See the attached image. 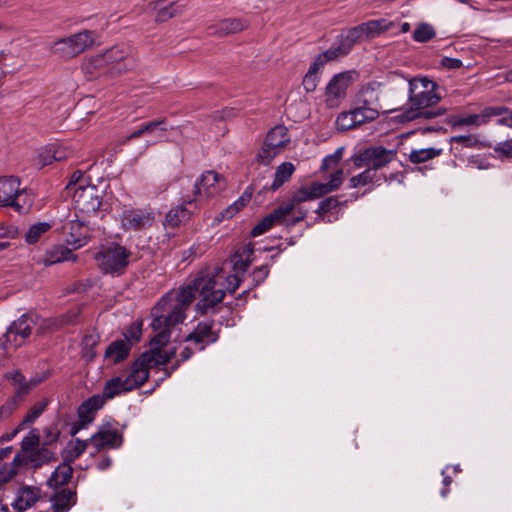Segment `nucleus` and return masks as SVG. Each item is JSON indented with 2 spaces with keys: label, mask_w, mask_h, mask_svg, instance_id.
<instances>
[{
  "label": "nucleus",
  "mask_w": 512,
  "mask_h": 512,
  "mask_svg": "<svg viewBox=\"0 0 512 512\" xmlns=\"http://www.w3.org/2000/svg\"><path fill=\"white\" fill-rule=\"evenodd\" d=\"M194 351H196V349L193 346V344H190V343L183 344L181 342L177 346L171 347L164 351L160 350L159 348H153L150 351H146L145 353H156V354H160L162 356L163 355L167 356V360L163 363L157 364V366L167 364L172 359H176L175 364H173L171 366V370L174 371L179 367L181 362L188 360L192 356Z\"/></svg>",
  "instance_id": "a211bd4d"
},
{
  "label": "nucleus",
  "mask_w": 512,
  "mask_h": 512,
  "mask_svg": "<svg viewBox=\"0 0 512 512\" xmlns=\"http://www.w3.org/2000/svg\"><path fill=\"white\" fill-rule=\"evenodd\" d=\"M339 163V160L335 159V156L328 155L323 159L320 167L321 171H332L330 179L327 183H329L337 173H340V183L334 190L338 189L341 186L344 179L342 169L338 168Z\"/></svg>",
  "instance_id": "37998d69"
},
{
  "label": "nucleus",
  "mask_w": 512,
  "mask_h": 512,
  "mask_svg": "<svg viewBox=\"0 0 512 512\" xmlns=\"http://www.w3.org/2000/svg\"><path fill=\"white\" fill-rule=\"evenodd\" d=\"M62 230L65 242L72 249L83 247L90 237V228L85 220H70L63 225Z\"/></svg>",
  "instance_id": "dca6fc26"
},
{
  "label": "nucleus",
  "mask_w": 512,
  "mask_h": 512,
  "mask_svg": "<svg viewBox=\"0 0 512 512\" xmlns=\"http://www.w3.org/2000/svg\"><path fill=\"white\" fill-rule=\"evenodd\" d=\"M131 341L127 335L124 339H117L109 344L105 350L104 357L113 364L125 360L131 350Z\"/></svg>",
  "instance_id": "bb28decb"
},
{
  "label": "nucleus",
  "mask_w": 512,
  "mask_h": 512,
  "mask_svg": "<svg viewBox=\"0 0 512 512\" xmlns=\"http://www.w3.org/2000/svg\"><path fill=\"white\" fill-rule=\"evenodd\" d=\"M340 173H337L329 183L312 182L302 186L293 193L290 200L282 203L270 214L266 215L251 231L253 237L267 232L274 225L292 227L303 221L308 213L305 202L318 199L332 191L339 185Z\"/></svg>",
  "instance_id": "f03ea898"
},
{
  "label": "nucleus",
  "mask_w": 512,
  "mask_h": 512,
  "mask_svg": "<svg viewBox=\"0 0 512 512\" xmlns=\"http://www.w3.org/2000/svg\"><path fill=\"white\" fill-rule=\"evenodd\" d=\"M51 224L48 222H38L29 227L25 233V241L28 244H34L51 229Z\"/></svg>",
  "instance_id": "4c0bfd02"
},
{
  "label": "nucleus",
  "mask_w": 512,
  "mask_h": 512,
  "mask_svg": "<svg viewBox=\"0 0 512 512\" xmlns=\"http://www.w3.org/2000/svg\"><path fill=\"white\" fill-rule=\"evenodd\" d=\"M70 154H71V151H67L66 148L59 146L54 149L53 158L56 161H61V160L66 159L67 157H69Z\"/></svg>",
  "instance_id": "4d7b16f0"
},
{
  "label": "nucleus",
  "mask_w": 512,
  "mask_h": 512,
  "mask_svg": "<svg viewBox=\"0 0 512 512\" xmlns=\"http://www.w3.org/2000/svg\"><path fill=\"white\" fill-rule=\"evenodd\" d=\"M48 405V401L46 399L34 404L31 409L28 411L22 422L19 424V427L13 432L11 436H8L7 439L10 440L12 436L22 430L26 425L34 423V421L44 412Z\"/></svg>",
  "instance_id": "e433bc0d"
},
{
  "label": "nucleus",
  "mask_w": 512,
  "mask_h": 512,
  "mask_svg": "<svg viewBox=\"0 0 512 512\" xmlns=\"http://www.w3.org/2000/svg\"><path fill=\"white\" fill-rule=\"evenodd\" d=\"M167 360V356L156 353H142L131 366L130 373L122 378L114 377L106 382L103 389L105 399H112L122 393L141 387L149 377V369Z\"/></svg>",
  "instance_id": "20e7f679"
},
{
  "label": "nucleus",
  "mask_w": 512,
  "mask_h": 512,
  "mask_svg": "<svg viewBox=\"0 0 512 512\" xmlns=\"http://www.w3.org/2000/svg\"><path fill=\"white\" fill-rule=\"evenodd\" d=\"M496 151L505 156L512 157V139L499 143Z\"/></svg>",
  "instance_id": "6e6d98bb"
},
{
  "label": "nucleus",
  "mask_w": 512,
  "mask_h": 512,
  "mask_svg": "<svg viewBox=\"0 0 512 512\" xmlns=\"http://www.w3.org/2000/svg\"><path fill=\"white\" fill-rule=\"evenodd\" d=\"M212 322H200L195 329L185 336L184 342L193 344L197 351H202L207 345L215 343L218 335L212 329Z\"/></svg>",
  "instance_id": "f3484780"
},
{
  "label": "nucleus",
  "mask_w": 512,
  "mask_h": 512,
  "mask_svg": "<svg viewBox=\"0 0 512 512\" xmlns=\"http://www.w3.org/2000/svg\"><path fill=\"white\" fill-rule=\"evenodd\" d=\"M226 188L225 178L212 170L204 172L194 183L193 193L195 196L212 198Z\"/></svg>",
  "instance_id": "2eb2a0df"
},
{
  "label": "nucleus",
  "mask_w": 512,
  "mask_h": 512,
  "mask_svg": "<svg viewBox=\"0 0 512 512\" xmlns=\"http://www.w3.org/2000/svg\"><path fill=\"white\" fill-rule=\"evenodd\" d=\"M393 23L386 19L370 20L357 27H354V38H374L381 32L391 29Z\"/></svg>",
  "instance_id": "cd10ccee"
},
{
  "label": "nucleus",
  "mask_w": 512,
  "mask_h": 512,
  "mask_svg": "<svg viewBox=\"0 0 512 512\" xmlns=\"http://www.w3.org/2000/svg\"><path fill=\"white\" fill-rule=\"evenodd\" d=\"M87 444V441H82L80 439L70 442L64 450V460L68 463L74 461L85 452Z\"/></svg>",
  "instance_id": "a19ab883"
},
{
  "label": "nucleus",
  "mask_w": 512,
  "mask_h": 512,
  "mask_svg": "<svg viewBox=\"0 0 512 512\" xmlns=\"http://www.w3.org/2000/svg\"><path fill=\"white\" fill-rule=\"evenodd\" d=\"M254 249L251 245L241 247L232 258L234 270L244 273L253 262Z\"/></svg>",
  "instance_id": "2f4dec72"
},
{
  "label": "nucleus",
  "mask_w": 512,
  "mask_h": 512,
  "mask_svg": "<svg viewBox=\"0 0 512 512\" xmlns=\"http://www.w3.org/2000/svg\"><path fill=\"white\" fill-rule=\"evenodd\" d=\"M152 5L156 11L155 19L157 22H166L183 11L182 6L177 5L175 2H167L166 0H157Z\"/></svg>",
  "instance_id": "7c9ffc66"
},
{
  "label": "nucleus",
  "mask_w": 512,
  "mask_h": 512,
  "mask_svg": "<svg viewBox=\"0 0 512 512\" xmlns=\"http://www.w3.org/2000/svg\"><path fill=\"white\" fill-rule=\"evenodd\" d=\"M154 222L155 212L151 208H127L121 215V224L126 230H146L151 228Z\"/></svg>",
  "instance_id": "4468645a"
},
{
  "label": "nucleus",
  "mask_w": 512,
  "mask_h": 512,
  "mask_svg": "<svg viewBox=\"0 0 512 512\" xmlns=\"http://www.w3.org/2000/svg\"><path fill=\"white\" fill-rule=\"evenodd\" d=\"M265 142L272 148L281 151L290 142L287 128L282 125L275 126L267 133Z\"/></svg>",
  "instance_id": "473e14b6"
},
{
  "label": "nucleus",
  "mask_w": 512,
  "mask_h": 512,
  "mask_svg": "<svg viewBox=\"0 0 512 512\" xmlns=\"http://www.w3.org/2000/svg\"><path fill=\"white\" fill-rule=\"evenodd\" d=\"M377 93L373 87L367 85L363 87L354 99V128L366 122H372L379 116L376 107Z\"/></svg>",
  "instance_id": "f8f14e48"
},
{
  "label": "nucleus",
  "mask_w": 512,
  "mask_h": 512,
  "mask_svg": "<svg viewBox=\"0 0 512 512\" xmlns=\"http://www.w3.org/2000/svg\"><path fill=\"white\" fill-rule=\"evenodd\" d=\"M269 274V269L267 265H262L256 268L252 273V279L255 282V286L260 285L264 282Z\"/></svg>",
  "instance_id": "603ef678"
},
{
  "label": "nucleus",
  "mask_w": 512,
  "mask_h": 512,
  "mask_svg": "<svg viewBox=\"0 0 512 512\" xmlns=\"http://www.w3.org/2000/svg\"><path fill=\"white\" fill-rule=\"evenodd\" d=\"M73 468L68 462L60 464L55 471L52 473L48 480L50 487L55 489L64 488L63 486L71 479Z\"/></svg>",
  "instance_id": "f704fd0d"
},
{
  "label": "nucleus",
  "mask_w": 512,
  "mask_h": 512,
  "mask_svg": "<svg viewBox=\"0 0 512 512\" xmlns=\"http://www.w3.org/2000/svg\"><path fill=\"white\" fill-rule=\"evenodd\" d=\"M73 250L72 247L68 248L63 245L54 246L47 251L44 263L46 266H49L63 261L74 260Z\"/></svg>",
  "instance_id": "72a5a7b5"
},
{
  "label": "nucleus",
  "mask_w": 512,
  "mask_h": 512,
  "mask_svg": "<svg viewBox=\"0 0 512 512\" xmlns=\"http://www.w3.org/2000/svg\"><path fill=\"white\" fill-rule=\"evenodd\" d=\"M280 153L276 148H272L265 141L257 154V161L263 165H269L271 161Z\"/></svg>",
  "instance_id": "49530a36"
},
{
  "label": "nucleus",
  "mask_w": 512,
  "mask_h": 512,
  "mask_svg": "<svg viewBox=\"0 0 512 512\" xmlns=\"http://www.w3.org/2000/svg\"><path fill=\"white\" fill-rule=\"evenodd\" d=\"M501 123L506 124L508 126H512V112L509 118H503L500 120Z\"/></svg>",
  "instance_id": "69168bd1"
},
{
  "label": "nucleus",
  "mask_w": 512,
  "mask_h": 512,
  "mask_svg": "<svg viewBox=\"0 0 512 512\" xmlns=\"http://www.w3.org/2000/svg\"><path fill=\"white\" fill-rule=\"evenodd\" d=\"M247 27L245 21L240 18H227L208 27V33L217 37H224L241 32Z\"/></svg>",
  "instance_id": "5701e85b"
},
{
  "label": "nucleus",
  "mask_w": 512,
  "mask_h": 512,
  "mask_svg": "<svg viewBox=\"0 0 512 512\" xmlns=\"http://www.w3.org/2000/svg\"><path fill=\"white\" fill-rule=\"evenodd\" d=\"M83 176H84V174L80 170L75 171L71 175L70 181L66 187L69 190V192H71L73 194L76 187H78L79 185H85Z\"/></svg>",
  "instance_id": "864d4df0"
},
{
  "label": "nucleus",
  "mask_w": 512,
  "mask_h": 512,
  "mask_svg": "<svg viewBox=\"0 0 512 512\" xmlns=\"http://www.w3.org/2000/svg\"><path fill=\"white\" fill-rule=\"evenodd\" d=\"M435 37L434 28L427 23L420 24L413 32V39L416 42L424 43Z\"/></svg>",
  "instance_id": "a18cd8bd"
},
{
  "label": "nucleus",
  "mask_w": 512,
  "mask_h": 512,
  "mask_svg": "<svg viewBox=\"0 0 512 512\" xmlns=\"http://www.w3.org/2000/svg\"><path fill=\"white\" fill-rule=\"evenodd\" d=\"M90 443L97 449L118 448L122 437L115 429L100 430L90 438Z\"/></svg>",
  "instance_id": "a878e982"
},
{
  "label": "nucleus",
  "mask_w": 512,
  "mask_h": 512,
  "mask_svg": "<svg viewBox=\"0 0 512 512\" xmlns=\"http://www.w3.org/2000/svg\"><path fill=\"white\" fill-rule=\"evenodd\" d=\"M0 512H10V511L7 506L0 504Z\"/></svg>",
  "instance_id": "774afa93"
},
{
  "label": "nucleus",
  "mask_w": 512,
  "mask_h": 512,
  "mask_svg": "<svg viewBox=\"0 0 512 512\" xmlns=\"http://www.w3.org/2000/svg\"><path fill=\"white\" fill-rule=\"evenodd\" d=\"M131 251L126 247L110 243L102 246L97 252L95 259L100 269L107 274L121 275L129 264Z\"/></svg>",
  "instance_id": "1a4fd4ad"
},
{
  "label": "nucleus",
  "mask_w": 512,
  "mask_h": 512,
  "mask_svg": "<svg viewBox=\"0 0 512 512\" xmlns=\"http://www.w3.org/2000/svg\"><path fill=\"white\" fill-rule=\"evenodd\" d=\"M195 201L196 199L190 196L182 197V203L167 213L164 223L165 227L175 229L186 223L192 213L186 205H192Z\"/></svg>",
  "instance_id": "412c9836"
},
{
  "label": "nucleus",
  "mask_w": 512,
  "mask_h": 512,
  "mask_svg": "<svg viewBox=\"0 0 512 512\" xmlns=\"http://www.w3.org/2000/svg\"><path fill=\"white\" fill-rule=\"evenodd\" d=\"M408 95L410 108L403 113L404 121H412L421 117H436L446 112L445 110L425 111L426 108L437 104L442 99L439 85L427 77H415L408 80Z\"/></svg>",
  "instance_id": "7ed1b4c3"
},
{
  "label": "nucleus",
  "mask_w": 512,
  "mask_h": 512,
  "mask_svg": "<svg viewBox=\"0 0 512 512\" xmlns=\"http://www.w3.org/2000/svg\"><path fill=\"white\" fill-rule=\"evenodd\" d=\"M99 343V335L97 334H88L85 335L82 340V356L87 361H92L95 356L96 352L94 351V348Z\"/></svg>",
  "instance_id": "79ce46f5"
},
{
  "label": "nucleus",
  "mask_w": 512,
  "mask_h": 512,
  "mask_svg": "<svg viewBox=\"0 0 512 512\" xmlns=\"http://www.w3.org/2000/svg\"><path fill=\"white\" fill-rule=\"evenodd\" d=\"M97 38V33L91 30H83L69 37L54 42L52 51L65 59H71L90 49Z\"/></svg>",
  "instance_id": "9d476101"
},
{
  "label": "nucleus",
  "mask_w": 512,
  "mask_h": 512,
  "mask_svg": "<svg viewBox=\"0 0 512 512\" xmlns=\"http://www.w3.org/2000/svg\"><path fill=\"white\" fill-rule=\"evenodd\" d=\"M131 338H133L136 342L139 341L141 331L137 329L136 331L131 330Z\"/></svg>",
  "instance_id": "0e129e2a"
},
{
  "label": "nucleus",
  "mask_w": 512,
  "mask_h": 512,
  "mask_svg": "<svg viewBox=\"0 0 512 512\" xmlns=\"http://www.w3.org/2000/svg\"><path fill=\"white\" fill-rule=\"evenodd\" d=\"M172 133H181V127H169L166 118L152 120L142 124L137 130L132 132L126 138L123 139V144H128L132 140L148 136L149 139L145 140L140 154L144 153L151 145H155L161 142H169L174 140L171 137Z\"/></svg>",
  "instance_id": "0eeeda50"
},
{
  "label": "nucleus",
  "mask_w": 512,
  "mask_h": 512,
  "mask_svg": "<svg viewBox=\"0 0 512 512\" xmlns=\"http://www.w3.org/2000/svg\"><path fill=\"white\" fill-rule=\"evenodd\" d=\"M112 464V460L110 457H104L102 460H100L98 463H97V468L100 470V471H104L106 469H108Z\"/></svg>",
  "instance_id": "052dcab7"
},
{
  "label": "nucleus",
  "mask_w": 512,
  "mask_h": 512,
  "mask_svg": "<svg viewBox=\"0 0 512 512\" xmlns=\"http://www.w3.org/2000/svg\"><path fill=\"white\" fill-rule=\"evenodd\" d=\"M20 185L17 177H0V206L10 207L18 213H27L31 209L34 196Z\"/></svg>",
  "instance_id": "423d86ee"
},
{
  "label": "nucleus",
  "mask_w": 512,
  "mask_h": 512,
  "mask_svg": "<svg viewBox=\"0 0 512 512\" xmlns=\"http://www.w3.org/2000/svg\"><path fill=\"white\" fill-rule=\"evenodd\" d=\"M51 457V453L47 449H39L27 456H22L20 465H31L33 467H40L42 464L47 462Z\"/></svg>",
  "instance_id": "58836bf2"
},
{
  "label": "nucleus",
  "mask_w": 512,
  "mask_h": 512,
  "mask_svg": "<svg viewBox=\"0 0 512 512\" xmlns=\"http://www.w3.org/2000/svg\"><path fill=\"white\" fill-rule=\"evenodd\" d=\"M41 498L40 488L24 485L18 489L13 506L18 511H25L33 507Z\"/></svg>",
  "instance_id": "4be33fe9"
},
{
  "label": "nucleus",
  "mask_w": 512,
  "mask_h": 512,
  "mask_svg": "<svg viewBox=\"0 0 512 512\" xmlns=\"http://www.w3.org/2000/svg\"><path fill=\"white\" fill-rule=\"evenodd\" d=\"M248 199L245 196H241L233 204L227 207L223 212L216 216L215 220L219 223L223 219H230L236 215L247 203Z\"/></svg>",
  "instance_id": "c03bdc74"
},
{
  "label": "nucleus",
  "mask_w": 512,
  "mask_h": 512,
  "mask_svg": "<svg viewBox=\"0 0 512 512\" xmlns=\"http://www.w3.org/2000/svg\"><path fill=\"white\" fill-rule=\"evenodd\" d=\"M295 172V166L291 162H283L276 168L275 177L271 185L273 191L278 190L290 180Z\"/></svg>",
  "instance_id": "c9c22d12"
},
{
  "label": "nucleus",
  "mask_w": 512,
  "mask_h": 512,
  "mask_svg": "<svg viewBox=\"0 0 512 512\" xmlns=\"http://www.w3.org/2000/svg\"><path fill=\"white\" fill-rule=\"evenodd\" d=\"M442 475L444 476V478H443L444 487L440 493H441L442 497H446L449 493V486H450L452 480L449 476H445V470L442 471Z\"/></svg>",
  "instance_id": "bf43d9fd"
},
{
  "label": "nucleus",
  "mask_w": 512,
  "mask_h": 512,
  "mask_svg": "<svg viewBox=\"0 0 512 512\" xmlns=\"http://www.w3.org/2000/svg\"><path fill=\"white\" fill-rule=\"evenodd\" d=\"M442 153V149L433 147L412 150L409 154V159L412 163H423L431 160Z\"/></svg>",
  "instance_id": "ea45409f"
},
{
  "label": "nucleus",
  "mask_w": 512,
  "mask_h": 512,
  "mask_svg": "<svg viewBox=\"0 0 512 512\" xmlns=\"http://www.w3.org/2000/svg\"><path fill=\"white\" fill-rule=\"evenodd\" d=\"M239 284L237 274L227 275L222 269H215L211 273L201 274L178 291L168 292L152 309L151 327L155 333L152 344H167L174 328L186 318V311L197 295L196 311L207 314L223 300L226 292L233 293Z\"/></svg>",
  "instance_id": "f257e3e1"
},
{
  "label": "nucleus",
  "mask_w": 512,
  "mask_h": 512,
  "mask_svg": "<svg viewBox=\"0 0 512 512\" xmlns=\"http://www.w3.org/2000/svg\"><path fill=\"white\" fill-rule=\"evenodd\" d=\"M18 401L16 398L10 399L0 408V418H8L17 408Z\"/></svg>",
  "instance_id": "5fc2aeb1"
},
{
  "label": "nucleus",
  "mask_w": 512,
  "mask_h": 512,
  "mask_svg": "<svg viewBox=\"0 0 512 512\" xmlns=\"http://www.w3.org/2000/svg\"><path fill=\"white\" fill-rule=\"evenodd\" d=\"M452 142L463 143L466 146H471L475 140L470 135H458L451 138Z\"/></svg>",
  "instance_id": "13d9d810"
},
{
  "label": "nucleus",
  "mask_w": 512,
  "mask_h": 512,
  "mask_svg": "<svg viewBox=\"0 0 512 512\" xmlns=\"http://www.w3.org/2000/svg\"><path fill=\"white\" fill-rule=\"evenodd\" d=\"M77 500L76 492L69 488H58L52 499L54 512H66Z\"/></svg>",
  "instance_id": "c85d7f7f"
},
{
  "label": "nucleus",
  "mask_w": 512,
  "mask_h": 512,
  "mask_svg": "<svg viewBox=\"0 0 512 512\" xmlns=\"http://www.w3.org/2000/svg\"><path fill=\"white\" fill-rule=\"evenodd\" d=\"M35 318L33 314H23L16 321H14L8 328L5 337L6 341H11V336H20L22 339L28 338L32 333V328L35 325Z\"/></svg>",
  "instance_id": "393cba45"
},
{
  "label": "nucleus",
  "mask_w": 512,
  "mask_h": 512,
  "mask_svg": "<svg viewBox=\"0 0 512 512\" xmlns=\"http://www.w3.org/2000/svg\"><path fill=\"white\" fill-rule=\"evenodd\" d=\"M445 64L449 68H460L462 66V61L456 58H447Z\"/></svg>",
  "instance_id": "680f3d73"
},
{
  "label": "nucleus",
  "mask_w": 512,
  "mask_h": 512,
  "mask_svg": "<svg viewBox=\"0 0 512 512\" xmlns=\"http://www.w3.org/2000/svg\"><path fill=\"white\" fill-rule=\"evenodd\" d=\"M351 84L350 72L335 75L326 88L327 103L336 106L338 101L346 95V90Z\"/></svg>",
  "instance_id": "6ab92c4d"
},
{
  "label": "nucleus",
  "mask_w": 512,
  "mask_h": 512,
  "mask_svg": "<svg viewBox=\"0 0 512 512\" xmlns=\"http://www.w3.org/2000/svg\"><path fill=\"white\" fill-rule=\"evenodd\" d=\"M105 404L103 395L96 394L85 400L78 408V416L84 422H91L96 411Z\"/></svg>",
  "instance_id": "c756f323"
},
{
  "label": "nucleus",
  "mask_w": 512,
  "mask_h": 512,
  "mask_svg": "<svg viewBox=\"0 0 512 512\" xmlns=\"http://www.w3.org/2000/svg\"><path fill=\"white\" fill-rule=\"evenodd\" d=\"M12 447L8 446L0 450V486L9 482L17 474V469L22 461L21 455H16L12 462L6 463L3 460L12 453Z\"/></svg>",
  "instance_id": "b1692460"
},
{
  "label": "nucleus",
  "mask_w": 512,
  "mask_h": 512,
  "mask_svg": "<svg viewBox=\"0 0 512 512\" xmlns=\"http://www.w3.org/2000/svg\"><path fill=\"white\" fill-rule=\"evenodd\" d=\"M133 65V60L128 58L127 48L124 45H116L92 57L88 63V69L93 68L99 71V74L102 70L111 74H120L131 69Z\"/></svg>",
  "instance_id": "6e6552de"
},
{
  "label": "nucleus",
  "mask_w": 512,
  "mask_h": 512,
  "mask_svg": "<svg viewBox=\"0 0 512 512\" xmlns=\"http://www.w3.org/2000/svg\"><path fill=\"white\" fill-rule=\"evenodd\" d=\"M14 380L20 383V387L18 390V393L20 394L28 393L30 389L36 387L41 382V379L39 378H32L30 379L29 382H24V377L20 372L15 373Z\"/></svg>",
  "instance_id": "09e8293b"
},
{
  "label": "nucleus",
  "mask_w": 512,
  "mask_h": 512,
  "mask_svg": "<svg viewBox=\"0 0 512 512\" xmlns=\"http://www.w3.org/2000/svg\"><path fill=\"white\" fill-rule=\"evenodd\" d=\"M410 29V25L409 23L405 22V23H402L401 24V32H408Z\"/></svg>",
  "instance_id": "338daca9"
},
{
  "label": "nucleus",
  "mask_w": 512,
  "mask_h": 512,
  "mask_svg": "<svg viewBox=\"0 0 512 512\" xmlns=\"http://www.w3.org/2000/svg\"><path fill=\"white\" fill-rule=\"evenodd\" d=\"M103 194L95 185H79L72 194L74 207L82 217L95 216L102 211Z\"/></svg>",
  "instance_id": "9b49d317"
},
{
  "label": "nucleus",
  "mask_w": 512,
  "mask_h": 512,
  "mask_svg": "<svg viewBox=\"0 0 512 512\" xmlns=\"http://www.w3.org/2000/svg\"><path fill=\"white\" fill-rule=\"evenodd\" d=\"M350 52V45H343L338 47H331L327 51L319 54L314 62L309 67L303 79V87L307 92H313L318 84V72L324 67L326 63L347 55Z\"/></svg>",
  "instance_id": "ddd939ff"
},
{
  "label": "nucleus",
  "mask_w": 512,
  "mask_h": 512,
  "mask_svg": "<svg viewBox=\"0 0 512 512\" xmlns=\"http://www.w3.org/2000/svg\"><path fill=\"white\" fill-rule=\"evenodd\" d=\"M339 205V201L336 197H328L321 201L316 209V213L319 215H324L325 213L336 209Z\"/></svg>",
  "instance_id": "8fccbe9b"
},
{
  "label": "nucleus",
  "mask_w": 512,
  "mask_h": 512,
  "mask_svg": "<svg viewBox=\"0 0 512 512\" xmlns=\"http://www.w3.org/2000/svg\"><path fill=\"white\" fill-rule=\"evenodd\" d=\"M39 445V437L36 434H30L22 440V453L17 455L27 456L30 453L35 452V448Z\"/></svg>",
  "instance_id": "de8ad7c7"
},
{
  "label": "nucleus",
  "mask_w": 512,
  "mask_h": 512,
  "mask_svg": "<svg viewBox=\"0 0 512 512\" xmlns=\"http://www.w3.org/2000/svg\"><path fill=\"white\" fill-rule=\"evenodd\" d=\"M502 108H486L481 114H468V115H451L449 117V123L452 126H472L479 127L488 122L491 116L499 115Z\"/></svg>",
  "instance_id": "aec40b11"
},
{
  "label": "nucleus",
  "mask_w": 512,
  "mask_h": 512,
  "mask_svg": "<svg viewBox=\"0 0 512 512\" xmlns=\"http://www.w3.org/2000/svg\"><path fill=\"white\" fill-rule=\"evenodd\" d=\"M344 147H339L331 156H335V159L341 161V158L343 156Z\"/></svg>",
  "instance_id": "e2e57ef3"
},
{
  "label": "nucleus",
  "mask_w": 512,
  "mask_h": 512,
  "mask_svg": "<svg viewBox=\"0 0 512 512\" xmlns=\"http://www.w3.org/2000/svg\"><path fill=\"white\" fill-rule=\"evenodd\" d=\"M395 157L396 151L388 150L382 146L368 147L357 157H354V166L367 167L366 170L354 176V188L368 185V188L361 195L370 191L376 178L377 170L390 163Z\"/></svg>",
  "instance_id": "39448f33"
},
{
  "label": "nucleus",
  "mask_w": 512,
  "mask_h": 512,
  "mask_svg": "<svg viewBox=\"0 0 512 512\" xmlns=\"http://www.w3.org/2000/svg\"><path fill=\"white\" fill-rule=\"evenodd\" d=\"M336 126L341 131L352 129V111L341 113L336 120Z\"/></svg>",
  "instance_id": "3c124183"
}]
</instances>
